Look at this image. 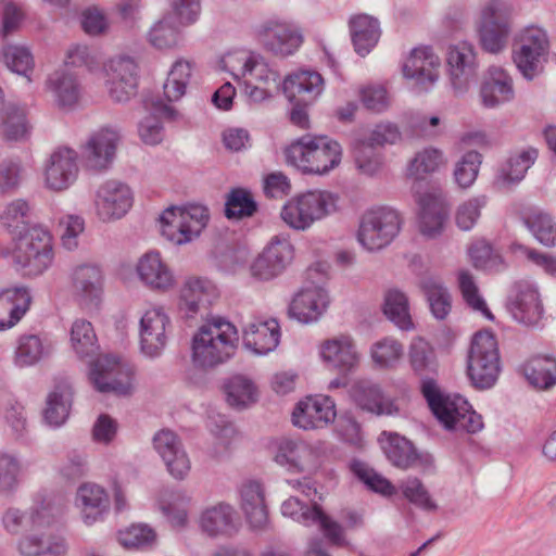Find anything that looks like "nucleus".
Masks as SVG:
<instances>
[{
	"label": "nucleus",
	"instance_id": "obj_48",
	"mask_svg": "<svg viewBox=\"0 0 556 556\" xmlns=\"http://www.w3.org/2000/svg\"><path fill=\"white\" fill-rule=\"evenodd\" d=\"M177 20L166 15L151 29L149 40L157 49H169L177 45L178 27Z\"/></svg>",
	"mask_w": 556,
	"mask_h": 556
},
{
	"label": "nucleus",
	"instance_id": "obj_1",
	"mask_svg": "<svg viewBox=\"0 0 556 556\" xmlns=\"http://www.w3.org/2000/svg\"><path fill=\"white\" fill-rule=\"evenodd\" d=\"M66 65L86 66L97 75L106 77L110 97L115 101H126L136 93L137 65L129 58H117L101 66L94 53L88 48L77 46L67 52Z\"/></svg>",
	"mask_w": 556,
	"mask_h": 556
},
{
	"label": "nucleus",
	"instance_id": "obj_8",
	"mask_svg": "<svg viewBox=\"0 0 556 556\" xmlns=\"http://www.w3.org/2000/svg\"><path fill=\"white\" fill-rule=\"evenodd\" d=\"M402 225L400 214L390 207L366 211L359 223L358 240L368 250H379L388 245L399 233Z\"/></svg>",
	"mask_w": 556,
	"mask_h": 556
},
{
	"label": "nucleus",
	"instance_id": "obj_40",
	"mask_svg": "<svg viewBox=\"0 0 556 556\" xmlns=\"http://www.w3.org/2000/svg\"><path fill=\"white\" fill-rule=\"evenodd\" d=\"M383 313L403 330H409L414 327L412 316L409 314L408 300L403 292L396 289H389L386 292Z\"/></svg>",
	"mask_w": 556,
	"mask_h": 556
},
{
	"label": "nucleus",
	"instance_id": "obj_44",
	"mask_svg": "<svg viewBox=\"0 0 556 556\" xmlns=\"http://www.w3.org/2000/svg\"><path fill=\"white\" fill-rule=\"evenodd\" d=\"M523 220L542 244L548 247L556 244V224L548 214L532 210L525 214Z\"/></svg>",
	"mask_w": 556,
	"mask_h": 556
},
{
	"label": "nucleus",
	"instance_id": "obj_61",
	"mask_svg": "<svg viewBox=\"0 0 556 556\" xmlns=\"http://www.w3.org/2000/svg\"><path fill=\"white\" fill-rule=\"evenodd\" d=\"M481 164V155L476 151L467 152L455 168V180L462 188H468L476 180Z\"/></svg>",
	"mask_w": 556,
	"mask_h": 556
},
{
	"label": "nucleus",
	"instance_id": "obj_34",
	"mask_svg": "<svg viewBox=\"0 0 556 556\" xmlns=\"http://www.w3.org/2000/svg\"><path fill=\"white\" fill-rule=\"evenodd\" d=\"M30 303L24 289L0 292V330L13 327L26 313Z\"/></svg>",
	"mask_w": 556,
	"mask_h": 556
},
{
	"label": "nucleus",
	"instance_id": "obj_55",
	"mask_svg": "<svg viewBox=\"0 0 556 556\" xmlns=\"http://www.w3.org/2000/svg\"><path fill=\"white\" fill-rule=\"evenodd\" d=\"M154 531L146 525H131L118 532V542L126 548L150 546L155 541Z\"/></svg>",
	"mask_w": 556,
	"mask_h": 556
},
{
	"label": "nucleus",
	"instance_id": "obj_62",
	"mask_svg": "<svg viewBox=\"0 0 556 556\" xmlns=\"http://www.w3.org/2000/svg\"><path fill=\"white\" fill-rule=\"evenodd\" d=\"M357 477L371 490L382 495L391 496L396 493L395 486L384 477L362 464L354 466Z\"/></svg>",
	"mask_w": 556,
	"mask_h": 556
},
{
	"label": "nucleus",
	"instance_id": "obj_50",
	"mask_svg": "<svg viewBox=\"0 0 556 556\" xmlns=\"http://www.w3.org/2000/svg\"><path fill=\"white\" fill-rule=\"evenodd\" d=\"M3 226L12 233L25 232L30 222L29 205L22 200H17L9 204L1 216Z\"/></svg>",
	"mask_w": 556,
	"mask_h": 556
},
{
	"label": "nucleus",
	"instance_id": "obj_32",
	"mask_svg": "<svg viewBox=\"0 0 556 556\" xmlns=\"http://www.w3.org/2000/svg\"><path fill=\"white\" fill-rule=\"evenodd\" d=\"M71 282L76 295L84 301H92L98 299L102 292V271L92 264L78 265L71 274Z\"/></svg>",
	"mask_w": 556,
	"mask_h": 556
},
{
	"label": "nucleus",
	"instance_id": "obj_4",
	"mask_svg": "<svg viewBox=\"0 0 556 556\" xmlns=\"http://www.w3.org/2000/svg\"><path fill=\"white\" fill-rule=\"evenodd\" d=\"M421 391L432 413L447 429H463L476 432L482 428L481 416L460 395L443 394L431 381H424Z\"/></svg>",
	"mask_w": 556,
	"mask_h": 556
},
{
	"label": "nucleus",
	"instance_id": "obj_15",
	"mask_svg": "<svg viewBox=\"0 0 556 556\" xmlns=\"http://www.w3.org/2000/svg\"><path fill=\"white\" fill-rule=\"evenodd\" d=\"M337 416L334 402L326 395L306 396L292 412V422L305 430L328 426Z\"/></svg>",
	"mask_w": 556,
	"mask_h": 556
},
{
	"label": "nucleus",
	"instance_id": "obj_57",
	"mask_svg": "<svg viewBox=\"0 0 556 556\" xmlns=\"http://www.w3.org/2000/svg\"><path fill=\"white\" fill-rule=\"evenodd\" d=\"M443 122L435 114H416L409 119L408 128L413 137L433 138L442 132Z\"/></svg>",
	"mask_w": 556,
	"mask_h": 556
},
{
	"label": "nucleus",
	"instance_id": "obj_56",
	"mask_svg": "<svg viewBox=\"0 0 556 556\" xmlns=\"http://www.w3.org/2000/svg\"><path fill=\"white\" fill-rule=\"evenodd\" d=\"M432 314L443 319L451 311V296L447 291L435 281H427L422 285Z\"/></svg>",
	"mask_w": 556,
	"mask_h": 556
},
{
	"label": "nucleus",
	"instance_id": "obj_58",
	"mask_svg": "<svg viewBox=\"0 0 556 556\" xmlns=\"http://www.w3.org/2000/svg\"><path fill=\"white\" fill-rule=\"evenodd\" d=\"M358 98L363 105L371 111L380 112L390 105V96L382 84H368L359 87Z\"/></svg>",
	"mask_w": 556,
	"mask_h": 556
},
{
	"label": "nucleus",
	"instance_id": "obj_13",
	"mask_svg": "<svg viewBox=\"0 0 556 556\" xmlns=\"http://www.w3.org/2000/svg\"><path fill=\"white\" fill-rule=\"evenodd\" d=\"M319 356L327 367L346 375L355 370L361 362L356 343L350 334L340 333L325 339L319 344Z\"/></svg>",
	"mask_w": 556,
	"mask_h": 556
},
{
	"label": "nucleus",
	"instance_id": "obj_28",
	"mask_svg": "<svg viewBox=\"0 0 556 556\" xmlns=\"http://www.w3.org/2000/svg\"><path fill=\"white\" fill-rule=\"evenodd\" d=\"M216 298L217 290L213 282L199 276L188 277L179 290L181 304L191 313L211 305Z\"/></svg>",
	"mask_w": 556,
	"mask_h": 556
},
{
	"label": "nucleus",
	"instance_id": "obj_45",
	"mask_svg": "<svg viewBox=\"0 0 556 556\" xmlns=\"http://www.w3.org/2000/svg\"><path fill=\"white\" fill-rule=\"evenodd\" d=\"M72 392L67 386L58 387L48 397L45 417L50 425H62L71 408Z\"/></svg>",
	"mask_w": 556,
	"mask_h": 556
},
{
	"label": "nucleus",
	"instance_id": "obj_33",
	"mask_svg": "<svg viewBox=\"0 0 556 556\" xmlns=\"http://www.w3.org/2000/svg\"><path fill=\"white\" fill-rule=\"evenodd\" d=\"M349 26L356 52L365 55L378 42L380 36L378 21L367 14H356L351 17Z\"/></svg>",
	"mask_w": 556,
	"mask_h": 556
},
{
	"label": "nucleus",
	"instance_id": "obj_18",
	"mask_svg": "<svg viewBox=\"0 0 556 556\" xmlns=\"http://www.w3.org/2000/svg\"><path fill=\"white\" fill-rule=\"evenodd\" d=\"M170 319L163 307L154 306L144 312L140 319V342L142 351L157 355L166 345Z\"/></svg>",
	"mask_w": 556,
	"mask_h": 556
},
{
	"label": "nucleus",
	"instance_id": "obj_41",
	"mask_svg": "<svg viewBox=\"0 0 556 556\" xmlns=\"http://www.w3.org/2000/svg\"><path fill=\"white\" fill-rule=\"evenodd\" d=\"M446 160L441 150L428 147L418 151L408 165V175L421 179L441 167L445 166Z\"/></svg>",
	"mask_w": 556,
	"mask_h": 556
},
{
	"label": "nucleus",
	"instance_id": "obj_23",
	"mask_svg": "<svg viewBox=\"0 0 556 556\" xmlns=\"http://www.w3.org/2000/svg\"><path fill=\"white\" fill-rule=\"evenodd\" d=\"M118 141V134L111 128H102L94 132L83 150L88 166L93 169L105 168L115 154Z\"/></svg>",
	"mask_w": 556,
	"mask_h": 556
},
{
	"label": "nucleus",
	"instance_id": "obj_7",
	"mask_svg": "<svg viewBox=\"0 0 556 556\" xmlns=\"http://www.w3.org/2000/svg\"><path fill=\"white\" fill-rule=\"evenodd\" d=\"M208 219V211L202 205L169 207L160 217L161 231L169 241L184 244L197 238Z\"/></svg>",
	"mask_w": 556,
	"mask_h": 556
},
{
	"label": "nucleus",
	"instance_id": "obj_49",
	"mask_svg": "<svg viewBox=\"0 0 556 556\" xmlns=\"http://www.w3.org/2000/svg\"><path fill=\"white\" fill-rule=\"evenodd\" d=\"M458 287L465 302L475 311L482 313L489 319H493V315L486 306V303L479 294L478 287L473 276L466 269H460L457 274Z\"/></svg>",
	"mask_w": 556,
	"mask_h": 556
},
{
	"label": "nucleus",
	"instance_id": "obj_14",
	"mask_svg": "<svg viewBox=\"0 0 556 556\" xmlns=\"http://www.w3.org/2000/svg\"><path fill=\"white\" fill-rule=\"evenodd\" d=\"M547 49L546 34L541 28L528 27L519 35L514 50V61L521 73L531 78L536 73Z\"/></svg>",
	"mask_w": 556,
	"mask_h": 556
},
{
	"label": "nucleus",
	"instance_id": "obj_31",
	"mask_svg": "<svg viewBox=\"0 0 556 556\" xmlns=\"http://www.w3.org/2000/svg\"><path fill=\"white\" fill-rule=\"evenodd\" d=\"M241 508L253 528H262L268 519L263 486L257 481L245 482L241 490Z\"/></svg>",
	"mask_w": 556,
	"mask_h": 556
},
{
	"label": "nucleus",
	"instance_id": "obj_64",
	"mask_svg": "<svg viewBox=\"0 0 556 556\" xmlns=\"http://www.w3.org/2000/svg\"><path fill=\"white\" fill-rule=\"evenodd\" d=\"M3 58L7 66L17 74L27 76L28 72L33 71V56L29 51L23 47H8L4 50Z\"/></svg>",
	"mask_w": 556,
	"mask_h": 556
},
{
	"label": "nucleus",
	"instance_id": "obj_27",
	"mask_svg": "<svg viewBox=\"0 0 556 556\" xmlns=\"http://www.w3.org/2000/svg\"><path fill=\"white\" fill-rule=\"evenodd\" d=\"M510 311L515 319L527 325H536L543 316V305L538 290L528 283H518Z\"/></svg>",
	"mask_w": 556,
	"mask_h": 556
},
{
	"label": "nucleus",
	"instance_id": "obj_19",
	"mask_svg": "<svg viewBox=\"0 0 556 556\" xmlns=\"http://www.w3.org/2000/svg\"><path fill=\"white\" fill-rule=\"evenodd\" d=\"M76 152L68 148H58L47 161L45 181L49 189L62 191L76 179L78 167Z\"/></svg>",
	"mask_w": 556,
	"mask_h": 556
},
{
	"label": "nucleus",
	"instance_id": "obj_47",
	"mask_svg": "<svg viewBox=\"0 0 556 556\" xmlns=\"http://www.w3.org/2000/svg\"><path fill=\"white\" fill-rule=\"evenodd\" d=\"M403 344L390 337L378 340L371 346V358L382 368L393 367L403 357Z\"/></svg>",
	"mask_w": 556,
	"mask_h": 556
},
{
	"label": "nucleus",
	"instance_id": "obj_6",
	"mask_svg": "<svg viewBox=\"0 0 556 556\" xmlns=\"http://www.w3.org/2000/svg\"><path fill=\"white\" fill-rule=\"evenodd\" d=\"M337 210V197L326 190H313L291 198L281 210L282 220L295 230H305Z\"/></svg>",
	"mask_w": 556,
	"mask_h": 556
},
{
	"label": "nucleus",
	"instance_id": "obj_9",
	"mask_svg": "<svg viewBox=\"0 0 556 556\" xmlns=\"http://www.w3.org/2000/svg\"><path fill=\"white\" fill-rule=\"evenodd\" d=\"M511 9L501 0H491L481 10L478 24L480 45L490 53H498L508 41Z\"/></svg>",
	"mask_w": 556,
	"mask_h": 556
},
{
	"label": "nucleus",
	"instance_id": "obj_38",
	"mask_svg": "<svg viewBox=\"0 0 556 556\" xmlns=\"http://www.w3.org/2000/svg\"><path fill=\"white\" fill-rule=\"evenodd\" d=\"M500 371V359L484 358L475 353L469 354L467 374L478 389H486L494 384Z\"/></svg>",
	"mask_w": 556,
	"mask_h": 556
},
{
	"label": "nucleus",
	"instance_id": "obj_5",
	"mask_svg": "<svg viewBox=\"0 0 556 556\" xmlns=\"http://www.w3.org/2000/svg\"><path fill=\"white\" fill-rule=\"evenodd\" d=\"M406 390L395 383L358 380L351 388L353 403L363 412L376 416H396L406 403Z\"/></svg>",
	"mask_w": 556,
	"mask_h": 556
},
{
	"label": "nucleus",
	"instance_id": "obj_39",
	"mask_svg": "<svg viewBox=\"0 0 556 556\" xmlns=\"http://www.w3.org/2000/svg\"><path fill=\"white\" fill-rule=\"evenodd\" d=\"M536 157L538 151L533 148H527L513 153L501 166L497 177L498 181L502 184L520 181Z\"/></svg>",
	"mask_w": 556,
	"mask_h": 556
},
{
	"label": "nucleus",
	"instance_id": "obj_51",
	"mask_svg": "<svg viewBox=\"0 0 556 556\" xmlns=\"http://www.w3.org/2000/svg\"><path fill=\"white\" fill-rule=\"evenodd\" d=\"M72 346L80 356H87L94 352L97 337L91 324L87 320H76L71 331Z\"/></svg>",
	"mask_w": 556,
	"mask_h": 556
},
{
	"label": "nucleus",
	"instance_id": "obj_21",
	"mask_svg": "<svg viewBox=\"0 0 556 556\" xmlns=\"http://www.w3.org/2000/svg\"><path fill=\"white\" fill-rule=\"evenodd\" d=\"M329 298L318 286H307L300 289L289 305V315L301 323L317 320L327 309Z\"/></svg>",
	"mask_w": 556,
	"mask_h": 556
},
{
	"label": "nucleus",
	"instance_id": "obj_30",
	"mask_svg": "<svg viewBox=\"0 0 556 556\" xmlns=\"http://www.w3.org/2000/svg\"><path fill=\"white\" fill-rule=\"evenodd\" d=\"M481 101L486 108H494L514 97L513 81L501 67H491L480 90Z\"/></svg>",
	"mask_w": 556,
	"mask_h": 556
},
{
	"label": "nucleus",
	"instance_id": "obj_11",
	"mask_svg": "<svg viewBox=\"0 0 556 556\" xmlns=\"http://www.w3.org/2000/svg\"><path fill=\"white\" fill-rule=\"evenodd\" d=\"M90 379L100 392L125 395L134 388V368L118 356L101 355L92 364Z\"/></svg>",
	"mask_w": 556,
	"mask_h": 556
},
{
	"label": "nucleus",
	"instance_id": "obj_60",
	"mask_svg": "<svg viewBox=\"0 0 556 556\" xmlns=\"http://www.w3.org/2000/svg\"><path fill=\"white\" fill-rule=\"evenodd\" d=\"M282 514L304 525L313 522L315 517L320 516V506L315 504L306 505L298 497L291 496L281 506Z\"/></svg>",
	"mask_w": 556,
	"mask_h": 556
},
{
	"label": "nucleus",
	"instance_id": "obj_59",
	"mask_svg": "<svg viewBox=\"0 0 556 556\" xmlns=\"http://www.w3.org/2000/svg\"><path fill=\"white\" fill-rule=\"evenodd\" d=\"M50 85L63 106H73L78 102L80 88L72 75L55 74L54 77L50 78Z\"/></svg>",
	"mask_w": 556,
	"mask_h": 556
},
{
	"label": "nucleus",
	"instance_id": "obj_36",
	"mask_svg": "<svg viewBox=\"0 0 556 556\" xmlns=\"http://www.w3.org/2000/svg\"><path fill=\"white\" fill-rule=\"evenodd\" d=\"M523 375L538 389H548L556 383V359L536 355L523 365Z\"/></svg>",
	"mask_w": 556,
	"mask_h": 556
},
{
	"label": "nucleus",
	"instance_id": "obj_26",
	"mask_svg": "<svg viewBox=\"0 0 556 556\" xmlns=\"http://www.w3.org/2000/svg\"><path fill=\"white\" fill-rule=\"evenodd\" d=\"M418 229L429 238L440 235L447 220V206L444 200L435 194H425L419 202Z\"/></svg>",
	"mask_w": 556,
	"mask_h": 556
},
{
	"label": "nucleus",
	"instance_id": "obj_63",
	"mask_svg": "<svg viewBox=\"0 0 556 556\" xmlns=\"http://www.w3.org/2000/svg\"><path fill=\"white\" fill-rule=\"evenodd\" d=\"M245 85L261 84L270 85L277 83V74L269 68L263 58L253 55L247 73L242 77Z\"/></svg>",
	"mask_w": 556,
	"mask_h": 556
},
{
	"label": "nucleus",
	"instance_id": "obj_42",
	"mask_svg": "<svg viewBox=\"0 0 556 556\" xmlns=\"http://www.w3.org/2000/svg\"><path fill=\"white\" fill-rule=\"evenodd\" d=\"M31 126L24 109L11 108L7 111L1 123L0 132L7 141H23L28 139Z\"/></svg>",
	"mask_w": 556,
	"mask_h": 556
},
{
	"label": "nucleus",
	"instance_id": "obj_3",
	"mask_svg": "<svg viewBox=\"0 0 556 556\" xmlns=\"http://www.w3.org/2000/svg\"><path fill=\"white\" fill-rule=\"evenodd\" d=\"M287 162L303 174L323 175L341 162V146L326 136L306 135L291 142L286 151Z\"/></svg>",
	"mask_w": 556,
	"mask_h": 556
},
{
	"label": "nucleus",
	"instance_id": "obj_46",
	"mask_svg": "<svg viewBox=\"0 0 556 556\" xmlns=\"http://www.w3.org/2000/svg\"><path fill=\"white\" fill-rule=\"evenodd\" d=\"M383 448L390 462L399 468L406 469L416 462L413 444L399 434H389Z\"/></svg>",
	"mask_w": 556,
	"mask_h": 556
},
{
	"label": "nucleus",
	"instance_id": "obj_37",
	"mask_svg": "<svg viewBox=\"0 0 556 556\" xmlns=\"http://www.w3.org/2000/svg\"><path fill=\"white\" fill-rule=\"evenodd\" d=\"M201 527L210 535H230L237 527L230 506L219 504L206 509L201 517Z\"/></svg>",
	"mask_w": 556,
	"mask_h": 556
},
{
	"label": "nucleus",
	"instance_id": "obj_17",
	"mask_svg": "<svg viewBox=\"0 0 556 556\" xmlns=\"http://www.w3.org/2000/svg\"><path fill=\"white\" fill-rule=\"evenodd\" d=\"M275 460L290 470L302 472L318 467L321 454L304 441L282 438L276 442Z\"/></svg>",
	"mask_w": 556,
	"mask_h": 556
},
{
	"label": "nucleus",
	"instance_id": "obj_35",
	"mask_svg": "<svg viewBox=\"0 0 556 556\" xmlns=\"http://www.w3.org/2000/svg\"><path fill=\"white\" fill-rule=\"evenodd\" d=\"M77 501L86 523H92L100 518L106 508L108 495L101 486L92 483L81 485Z\"/></svg>",
	"mask_w": 556,
	"mask_h": 556
},
{
	"label": "nucleus",
	"instance_id": "obj_25",
	"mask_svg": "<svg viewBox=\"0 0 556 556\" xmlns=\"http://www.w3.org/2000/svg\"><path fill=\"white\" fill-rule=\"evenodd\" d=\"M323 85L324 80L319 73L298 71L285 79L283 91L290 101L308 104L320 94Z\"/></svg>",
	"mask_w": 556,
	"mask_h": 556
},
{
	"label": "nucleus",
	"instance_id": "obj_52",
	"mask_svg": "<svg viewBox=\"0 0 556 556\" xmlns=\"http://www.w3.org/2000/svg\"><path fill=\"white\" fill-rule=\"evenodd\" d=\"M408 359L415 372H424L435 362L434 350L425 339L415 338L409 346Z\"/></svg>",
	"mask_w": 556,
	"mask_h": 556
},
{
	"label": "nucleus",
	"instance_id": "obj_12",
	"mask_svg": "<svg viewBox=\"0 0 556 556\" xmlns=\"http://www.w3.org/2000/svg\"><path fill=\"white\" fill-rule=\"evenodd\" d=\"M254 36L265 50L281 56L292 54L303 42L300 30L281 18L267 20L256 28Z\"/></svg>",
	"mask_w": 556,
	"mask_h": 556
},
{
	"label": "nucleus",
	"instance_id": "obj_20",
	"mask_svg": "<svg viewBox=\"0 0 556 556\" xmlns=\"http://www.w3.org/2000/svg\"><path fill=\"white\" fill-rule=\"evenodd\" d=\"M136 273L140 281L153 291L166 292L176 285L173 270L159 252H148L137 262Z\"/></svg>",
	"mask_w": 556,
	"mask_h": 556
},
{
	"label": "nucleus",
	"instance_id": "obj_10",
	"mask_svg": "<svg viewBox=\"0 0 556 556\" xmlns=\"http://www.w3.org/2000/svg\"><path fill=\"white\" fill-rule=\"evenodd\" d=\"M51 241L47 230L30 227L15 239L12 256L22 266L29 267V273H41L52 260Z\"/></svg>",
	"mask_w": 556,
	"mask_h": 556
},
{
	"label": "nucleus",
	"instance_id": "obj_43",
	"mask_svg": "<svg viewBox=\"0 0 556 556\" xmlns=\"http://www.w3.org/2000/svg\"><path fill=\"white\" fill-rule=\"evenodd\" d=\"M226 399L229 405L244 407L254 403L257 395L255 384L244 376H235L225 384Z\"/></svg>",
	"mask_w": 556,
	"mask_h": 556
},
{
	"label": "nucleus",
	"instance_id": "obj_24",
	"mask_svg": "<svg viewBox=\"0 0 556 556\" xmlns=\"http://www.w3.org/2000/svg\"><path fill=\"white\" fill-rule=\"evenodd\" d=\"M244 344L257 354L273 351L279 343L280 326L275 318L255 319L244 329Z\"/></svg>",
	"mask_w": 556,
	"mask_h": 556
},
{
	"label": "nucleus",
	"instance_id": "obj_54",
	"mask_svg": "<svg viewBox=\"0 0 556 556\" xmlns=\"http://www.w3.org/2000/svg\"><path fill=\"white\" fill-rule=\"evenodd\" d=\"M256 211V203L250 192L243 189L233 190L226 203V216L228 218L249 217Z\"/></svg>",
	"mask_w": 556,
	"mask_h": 556
},
{
	"label": "nucleus",
	"instance_id": "obj_22",
	"mask_svg": "<svg viewBox=\"0 0 556 556\" xmlns=\"http://www.w3.org/2000/svg\"><path fill=\"white\" fill-rule=\"evenodd\" d=\"M441 62L429 47L415 48L403 65V74L426 87L432 85L439 77Z\"/></svg>",
	"mask_w": 556,
	"mask_h": 556
},
{
	"label": "nucleus",
	"instance_id": "obj_53",
	"mask_svg": "<svg viewBox=\"0 0 556 556\" xmlns=\"http://www.w3.org/2000/svg\"><path fill=\"white\" fill-rule=\"evenodd\" d=\"M45 348L37 336H23L18 340L15 351V363L20 366H28L37 363L43 355Z\"/></svg>",
	"mask_w": 556,
	"mask_h": 556
},
{
	"label": "nucleus",
	"instance_id": "obj_16",
	"mask_svg": "<svg viewBox=\"0 0 556 556\" xmlns=\"http://www.w3.org/2000/svg\"><path fill=\"white\" fill-rule=\"evenodd\" d=\"M132 201L128 186L115 180L108 181L96 193V213L103 222L121 218L129 211Z\"/></svg>",
	"mask_w": 556,
	"mask_h": 556
},
{
	"label": "nucleus",
	"instance_id": "obj_29",
	"mask_svg": "<svg viewBox=\"0 0 556 556\" xmlns=\"http://www.w3.org/2000/svg\"><path fill=\"white\" fill-rule=\"evenodd\" d=\"M446 60L451 80L456 88L465 87L475 77V53L469 43L460 42L451 47Z\"/></svg>",
	"mask_w": 556,
	"mask_h": 556
},
{
	"label": "nucleus",
	"instance_id": "obj_2",
	"mask_svg": "<svg viewBox=\"0 0 556 556\" xmlns=\"http://www.w3.org/2000/svg\"><path fill=\"white\" fill-rule=\"evenodd\" d=\"M237 328L224 319L202 324L192 336L191 358L195 367L210 369L225 363L235 353Z\"/></svg>",
	"mask_w": 556,
	"mask_h": 556
}]
</instances>
